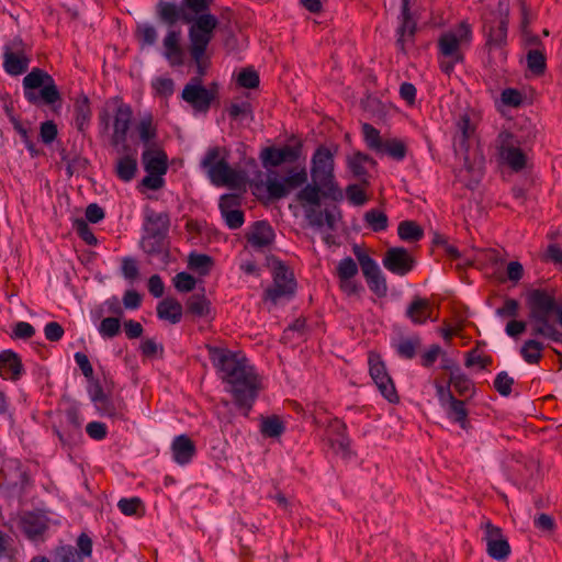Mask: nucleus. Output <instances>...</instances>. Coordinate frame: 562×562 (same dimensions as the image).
Instances as JSON below:
<instances>
[{"label":"nucleus","instance_id":"obj_26","mask_svg":"<svg viewBox=\"0 0 562 562\" xmlns=\"http://www.w3.org/2000/svg\"><path fill=\"white\" fill-rule=\"evenodd\" d=\"M305 217L312 227L321 229L326 226L327 229L335 231L339 214L336 212L335 207L333 210L326 209L325 211H319L317 207H310L305 211Z\"/></svg>","mask_w":562,"mask_h":562},{"label":"nucleus","instance_id":"obj_46","mask_svg":"<svg viewBox=\"0 0 562 562\" xmlns=\"http://www.w3.org/2000/svg\"><path fill=\"white\" fill-rule=\"evenodd\" d=\"M285 427L278 416L267 417L261 422L260 430L263 436L269 438L279 437L283 434Z\"/></svg>","mask_w":562,"mask_h":562},{"label":"nucleus","instance_id":"obj_31","mask_svg":"<svg viewBox=\"0 0 562 562\" xmlns=\"http://www.w3.org/2000/svg\"><path fill=\"white\" fill-rule=\"evenodd\" d=\"M322 196H326L323 193V188H321L319 184L313 183L307 184L302 190H300L296 195V200L305 212L306 209L310 207H319Z\"/></svg>","mask_w":562,"mask_h":562},{"label":"nucleus","instance_id":"obj_8","mask_svg":"<svg viewBox=\"0 0 562 562\" xmlns=\"http://www.w3.org/2000/svg\"><path fill=\"white\" fill-rule=\"evenodd\" d=\"M311 177L313 183L323 188L325 195L333 199L341 196L334 177V156L327 147L319 146L315 150L312 157Z\"/></svg>","mask_w":562,"mask_h":562},{"label":"nucleus","instance_id":"obj_4","mask_svg":"<svg viewBox=\"0 0 562 562\" xmlns=\"http://www.w3.org/2000/svg\"><path fill=\"white\" fill-rule=\"evenodd\" d=\"M509 15V0H488V10L483 13L484 34L488 52H499V57L505 59L503 52L507 43V26Z\"/></svg>","mask_w":562,"mask_h":562},{"label":"nucleus","instance_id":"obj_45","mask_svg":"<svg viewBox=\"0 0 562 562\" xmlns=\"http://www.w3.org/2000/svg\"><path fill=\"white\" fill-rule=\"evenodd\" d=\"M361 130L367 146L371 150L378 153L384 143V140L381 138L380 132L369 123H363Z\"/></svg>","mask_w":562,"mask_h":562},{"label":"nucleus","instance_id":"obj_35","mask_svg":"<svg viewBox=\"0 0 562 562\" xmlns=\"http://www.w3.org/2000/svg\"><path fill=\"white\" fill-rule=\"evenodd\" d=\"M134 35L142 48L155 45L158 40L156 27L146 22L137 23Z\"/></svg>","mask_w":562,"mask_h":562},{"label":"nucleus","instance_id":"obj_49","mask_svg":"<svg viewBox=\"0 0 562 562\" xmlns=\"http://www.w3.org/2000/svg\"><path fill=\"white\" fill-rule=\"evenodd\" d=\"M527 65L535 75H542L547 68L546 56L540 49H531L527 54Z\"/></svg>","mask_w":562,"mask_h":562},{"label":"nucleus","instance_id":"obj_57","mask_svg":"<svg viewBox=\"0 0 562 562\" xmlns=\"http://www.w3.org/2000/svg\"><path fill=\"white\" fill-rule=\"evenodd\" d=\"M195 278L187 272H179L173 278L175 288L179 292H190L195 288Z\"/></svg>","mask_w":562,"mask_h":562},{"label":"nucleus","instance_id":"obj_44","mask_svg":"<svg viewBox=\"0 0 562 562\" xmlns=\"http://www.w3.org/2000/svg\"><path fill=\"white\" fill-rule=\"evenodd\" d=\"M402 2L403 22L398 30L400 38L397 40V43L403 47L404 36L407 34L409 37H412L415 33V22L411 19L409 15L408 0H402Z\"/></svg>","mask_w":562,"mask_h":562},{"label":"nucleus","instance_id":"obj_27","mask_svg":"<svg viewBox=\"0 0 562 562\" xmlns=\"http://www.w3.org/2000/svg\"><path fill=\"white\" fill-rule=\"evenodd\" d=\"M21 529L31 540H36L47 530V519L45 516L36 513H25L21 517Z\"/></svg>","mask_w":562,"mask_h":562},{"label":"nucleus","instance_id":"obj_42","mask_svg":"<svg viewBox=\"0 0 562 562\" xmlns=\"http://www.w3.org/2000/svg\"><path fill=\"white\" fill-rule=\"evenodd\" d=\"M210 302L204 294H192L187 301V310L194 316H205L209 314Z\"/></svg>","mask_w":562,"mask_h":562},{"label":"nucleus","instance_id":"obj_40","mask_svg":"<svg viewBox=\"0 0 562 562\" xmlns=\"http://www.w3.org/2000/svg\"><path fill=\"white\" fill-rule=\"evenodd\" d=\"M446 407L448 408L447 413L449 418L458 423L461 428L465 429L468 424V411L465 408V402L454 397L447 404Z\"/></svg>","mask_w":562,"mask_h":562},{"label":"nucleus","instance_id":"obj_5","mask_svg":"<svg viewBox=\"0 0 562 562\" xmlns=\"http://www.w3.org/2000/svg\"><path fill=\"white\" fill-rule=\"evenodd\" d=\"M472 40L471 25L462 21L454 29L442 33L438 40L439 67L442 72L450 76L454 66L463 61L462 46L469 45Z\"/></svg>","mask_w":562,"mask_h":562},{"label":"nucleus","instance_id":"obj_29","mask_svg":"<svg viewBox=\"0 0 562 562\" xmlns=\"http://www.w3.org/2000/svg\"><path fill=\"white\" fill-rule=\"evenodd\" d=\"M22 363L16 353L5 350L0 353V376L5 380H18L21 375Z\"/></svg>","mask_w":562,"mask_h":562},{"label":"nucleus","instance_id":"obj_14","mask_svg":"<svg viewBox=\"0 0 562 562\" xmlns=\"http://www.w3.org/2000/svg\"><path fill=\"white\" fill-rule=\"evenodd\" d=\"M77 548L63 544L55 548L53 557L55 562H85L92 554V539L85 532L76 541Z\"/></svg>","mask_w":562,"mask_h":562},{"label":"nucleus","instance_id":"obj_39","mask_svg":"<svg viewBox=\"0 0 562 562\" xmlns=\"http://www.w3.org/2000/svg\"><path fill=\"white\" fill-rule=\"evenodd\" d=\"M543 349L544 346L542 342L535 339H529L522 345L520 353L527 363L536 364L541 360Z\"/></svg>","mask_w":562,"mask_h":562},{"label":"nucleus","instance_id":"obj_32","mask_svg":"<svg viewBox=\"0 0 562 562\" xmlns=\"http://www.w3.org/2000/svg\"><path fill=\"white\" fill-rule=\"evenodd\" d=\"M137 171V159L135 154H126L120 157L115 165V175L124 182L134 179Z\"/></svg>","mask_w":562,"mask_h":562},{"label":"nucleus","instance_id":"obj_59","mask_svg":"<svg viewBox=\"0 0 562 562\" xmlns=\"http://www.w3.org/2000/svg\"><path fill=\"white\" fill-rule=\"evenodd\" d=\"M78 236L90 246L97 245L98 240L88 223L85 220H77L74 224Z\"/></svg>","mask_w":562,"mask_h":562},{"label":"nucleus","instance_id":"obj_2","mask_svg":"<svg viewBox=\"0 0 562 562\" xmlns=\"http://www.w3.org/2000/svg\"><path fill=\"white\" fill-rule=\"evenodd\" d=\"M158 15L169 26H172L178 21L190 24L188 32L190 42L189 55L191 61L198 68V72L205 75L210 66V56L206 54V49L214 37V31L218 24L217 18L213 14L194 16L186 10L183 4L177 5L165 1L158 3Z\"/></svg>","mask_w":562,"mask_h":562},{"label":"nucleus","instance_id":"obj_53","mask_svg":"<svg viewBox=\"0 0 562 562\" xmlns=\"http://www.w3.org/2000/svg\"><path fill=\"white\" fill-rule=\"evenodd\" d=\"M338 279H353L358 274L357 262L351 257H346L337 266Z\"/></svg>","mask_w":562,"mask_h":562},{"label":"nucleus","instance_id":"obj_13","mask_svg":"<svg viewBox=\"0 0 562 562\" xmlns=\"http://www.w3.org/2000/svg\"><path fill=\"white\" fill-rule=\"evenodd\" d=\"M502 160L514 171L522 170L527 165V156L519 147L518 140L509 132H501L497 137Z\"/></svg>","mask_w":562,"mask_h":562},{"label":"nucleus","instance_id":"obj_23","mask_svg":"<svg viewBox=\"0 0 562 562\" xmlns=\"http://www.w3.org/2000/svg\"><path fill=\"white\" fill-rule=\"evenodd\" d=\"M346 424L338 419L333 418L327 425V435L331 448L340 453L344 458L350 456V439L346 435Z\"/></svg>","mask_w":562,"mask_h":562},{"label":"nucleus","instance_id":"obj_58","mask_svg":"<svg viewBox=\"0 0 562 562\" xmlns=\"http://www.w3.org/2000/svg\"><path fill=\"white\" fill-rule=\"evenodd\" d=\"M366 281L369 285V289L379 297H383L386 295L387 284L382 272L375 274L374 277L366 278Z\"/></svg>","mask_w":562,"mask_h":562},{"label":"nucleus","instance_id":"obj_20","mask_svg":"<svg viewBox=\"0 0 562 562\" xmlns=\"http://www.w3.org/2000/svg\"><path fill=\"white\" fill-rule=\"evenodd\" d=\"M162 55L171 67L186 64V52L181 45V32L170 30L162 40Z\"/></svg>","mask_w":562,"mask_h":562},{"label":"nucleus","instance_id":"obj_43","mask_svg":"<svg viewBox=\"0 0 562 562\" xmlns=\"http://www.w3.org/2000/svg\"><path fill=\"white\" fill-rule=\"evenodd\" d=\"M378 153L386 154L395 160H403L406 156V146L402 140L386 139Z\"/></svg>","mask_w":562,"mask_h":562},{"label":"nucleus","instance_id":"obj_18","mask_svg":"<svg viewBox=\"0 0 562 562\" xmlns=\"http://www.w3.org/2000/svg\"><path fill=\"white\" fill-rule=\"evenodd\" d=\"M382 262L386 270L396 276L407 274L415 266L413 256L404 247L389 248Z\"/></svg>","mask_w":562,"mask_h":562},{"label":"nucleus","instance_id":"obj_15","mask_svg":"<svg viewBox=\"0 0 562 562\" xmlns=\"http://www.w3.org/2000/svg\"><path fill=\"white\" fill-rule=\"evenodd\" d=\"M307 181V172L305 168L299 171L291 170L283 181L277 178L268 177L266 182L267 192L272 200L285 198L291 190H294Z\"/></svg>","mask_w":562,"mask_h":562},{"label":"nucleus","instance_id":"obj_16","mask_svg":"<svg viewBox=\"0 0 562 562\" xmlns=\"http://www.w3.org/2000/svg\"><path fill=\"white\" fill-rule=\"evenodd\" d=\"M370 375L376 384L381 394L390 402H398V395L393 383V380L387 374L384 363L378 356L370 355L369 357Z\"/></svg>","mask_w":562,"mask_h":562},{"label":"nucleus","instance_id":"obj_51","mask_svg":"<svg viewBox=\"0 0 562 562\" xmlns=\"http://www.w3.org/2000/svg\"><path fill=\"white\" fill-rule=\"evenodd\" d=\"M366 164H374V160L367 154L356 153L349 159V168L357 177L367 175Z\"/></svg>","mask_w":562,"mask_h":562},{"label":"nucleus","instance_id":"obj_56","mask_svg":"<svg viewBox=\"0 0 562 562\" xmlns=\"http://www.w3.org/2000/svg\"><path fill=\"white\" fill-rule=\"evenodd\" d=\"M119 509L126 516L137 515L143 510V503L138 497L122 498L117 503Z\"/></svg>","mask_w":562,"mask_h":562},{"label":"nucleus","instance_id":"obj_25","mask_svg":"<svg viewBox=\"0 0 562 562\" xmlns=\"http://www.w3.org/2000/svg\"><path fill=\"white\" fill-rule=\"evenodd\" d=\"M147 173L165 175L168 170V156L158 145H149L142 154Z\"/></svg>","mask_w":562,"mask_h":562},{"label":"nucleus","instance_id":"obj_52","mask_svg":"<svg viewBox=\"0 0 562 562\" xmlns=\"http://www.w3.org/2000/svg\"><path fill=\"white\" fill-rule=\"evenodd\" d=\"M121 329L119 317H105L99 325V333L103 338H113Z\"/></svg>","mask_w":562,"mask_h":562},{"label":"nucleus","instance_id":"obj_19","mask_svg":"<svg viewBox=\"0 0 562 562\" xmlns=\"http://www.w3.org/2000/svg\"><path fill=\"white\" fill-rule=\"evenodd\" d=\"M301 145L283 147H267L261 153V160L265 168L279 167L284 162H294L301 155Z\"/></svg>","mask_w":562,"mask_h":562},{"label":"nucleus","instance_id":"obj_60","mask_svg":"<svg viewBox=\"0 0 562 562\" xmlns=\"http://www.w3.org/2000/svg\"><path fill=\"white\" fill-rule=\"evenodd\" d=\"M212 0H183L182 4L194 16L207 14L206 11Z\"/></svg>","mask_w":562,"mask_h":562},{"label":"nucleus","instance_id":"obj_50","mask_svg":"<svg viewBox=\"0 0 562 562\" xmlns=\"http://www.w3.org/2000/svg\"><path fill=\"white\" fill-rule=\"evenodd\" d=\"M138 134L140 140L146 145V148L149 145H156L153 140L157 136V130L153 125L151 116L144 117L138 124Z\"/></svg>","mask_w":562,"mask_h":562},{"label":"nucleus","instance_id":"obj_34","mask_svg":"<svg viewBox=\"0 0 562 562\" xmlns=\"http://www.w3.org/2000/svg\"><path fill=\"white\" fill-rule=\"evenodd\" d=\"M449 385H452L459 396L472 397L475 393V386L471 379L460 372H451Z\"/></svg>","mask_w":562,"mask_h":562},{"label":"nucleus","instance_id":"obj_21","mask_svg":"<svg viewBox=\"0 0 562 562\" xmlns=\"http://www.w3.org/2000/svg\"><path fill=\"white\" fill-rule=\"evenodd\" d=\"M132 116L133 112L130 105L121 103L116 108L113 122V134L111 137V143L113 146H119L123 144V148H127L125 142L127 137V132L131 126Z\"/></svg>","mask_w":562,"mask_h":562},{"label":"nucleus","instance_id":"obj_41","mask_svg":"<svg viewBox=\"0 0 562 562\" xmlns=\"http://www.w3.org/2000/svg\"><path fill=\"white\" fill-rule=\"evenodd\" d=\"M363 220L373 232H382L387 228V216L383 211L378 209L366 212Z\"/></svg>","mask_w":562,"mask_h":562},{"label":"nucleus","instance_id":"obj_6","mask_svg":"<svg viewBox=\"0 0 562 562\" xmlns=\"http://www.w3.org/2000/svg\"><path fill=\"white\" fill-rule=\"evenodd\" d=\"M24 98L34 105H50L60 101V93L53 77L41 68H33L23 78Z\"/></svg>","mask_w":562,"mask_h":562},{"label":"nucleus","instance_id":"obj_30","mask_svg":"<svg viewBox=\"0 0 562 562\" xmlns=\"http://www.w3.org/2000/svg\"><path fill=\"white\" fill-rule=\"evenodd\" d=\"M157 315L160 319L177 324L182 317V305L173 297H166L158 303Z\"/></svg>","mask_w":562,"mask_h":562},{"label":"nucleus","instance_id":"obj_9","mask_svg":"<svg viewBox=\"0 0 562 562\" xmlns=\"http://www.w3.org/2000/svg\"><path fill=\"white\" fill-rule=\"evenodd\" d=\"M169 226L170 218L167 212L159 213L149 207L145 210L143 247L146 252L154 254L161 250Z\"/></svg>","mask_w":562,"mask_h":562},{"label":"nucleus","instance_id":"obj_55","mask_svg":"<svg viewBox=\"0 0 562 562\" xmlns=\"http://www.w3.org/2000/svg\"><path fill=\"white\" fill-rule=\"evenodd\" d=\"M514 379L507 372H499L494 380L495 390L503 396H508L512 393Z\"/></svg>","mask_w":562,"mask_h":562},{"label":"nucleus","instance_id":"obj_47","mask_svg":"<svg viewBox=\"0 0 562 562\" xmlns=\"http://www.w3.org/2000/svg\"><path fill=\"white\" fill-rule=\"evenodd\" d=\"M486 551L491 558L497 561H505L510 554V546L504 537L486 546Z\"/></svg>","mask_w":562,"mask_h":562},{"label":"nucleus","instance_id":"obj_12","mask_svg":"<svg viewBox=\"0 0 562 562\" xmlns=\"http://www.w3.org/2000/svg\"><path fill=\"white\" fill-rule=\"evenodd\" d=\"M30 55L21 38H13L3 46V69L10 76H20L27 71Z\"/></svg>","mask_w":562,"mask_h":562},{"label":"nucleus","instance_id":"obj_36","mask_svg":"<svg viewBox=\"0 0 562 562\" xmlns=\"http://www.w3.org/2000/svg\"><path fill=\"white\" fill-rule=\"evenodd\" d=\"M98 409L103 416L110 417L114 420L125 419L126 409L122 400H113L109 397L105 402L99 404Z\"/></svg>","mask_w":562,"mask_h":562},{"label":"nucleus","instance_id":"obj_54","mask_svg":"<svg viewBox=\"0 0 562 562\" xmlns=\"http://www.w3.org/2000/svg\"><path fill=\"white\" fill-rule=\"evenodd\" d=\"M213 265L212 258L203 254H191L189 256V267L193 270H200L207 273Z\"/></svg>","mask_w":562,"mask_h":562},{"label":"nucleus","instance_id":"obj_22","mask_svg":"<svg viewBox=\"0 0 562 562\" xmlns=\"http://www.w3.org/2000/svg\"><path fill=\"white\" fill-rule=\"evenodd\" d=\"M434 311V306L428 299L415 295L406 308L405 316L414 325H424L428 321H437Z\"/></svg>","mask_w":562,"mask_h":562},{"label":"nucleus","instance_id":"obj_11","mask_svg":"<svg viewBox=\"0 0 562 562\" xmlns=\"http://www.w3.org/2000/svg\"><path fill=\"white\" fill-rule=\"evenodd\" d=\"M198 76L193 77L182 90V99L189 103L194 110L199 112H207L212 101L217 95V86L213 83L210 89L201 86L202 77L196 71Z\"/></svg>","mask_w":562,"mask_h":562},{"label":"nucleus","instance_id":"obj_61","mask_svg":"<svg viewBox=\"0 0 562 562\" xmlns=\"http://www.w3.org/2000/svg\"><path fill=\"white\" fill-rule=\"evenodd\" d=\"M237 82L240 87L255 89L259 85V75L252 69H244L239 72Z\"/></svg>","mask_w":562,"mask_h":562},{"label":"nucleus","instance_id":"obj_3","mask_svg":"<svg viewBox=\"0 0 562 562\" xmlns=\"http://www.w3.org/2000/svg\"><path fill=\"white\" fill-rule=\"evenodd\" d=\"M531 333L553 341H562V333L554 324L550 323L551 316L558 308L555 292L546 289H533L527 295Z\"/></svg>","mask_w":562,"mask_h":562},{"label":"nucleus","instance_id":"obj_10","mask_svg":"<svg viewBox=\"0 0 562 562\" xmlns=\"http://www.w3.org/2000/svg\"><path fill=\"white\" fill-rule=\"evenodd\" d=\"M296 288L293 272L282 262L273 267V283L265 291V299L278 304L282 299H290Z\"/></svg>","mask_w":562,"mask_h":562},{"label":"nucleus","instance_id":"obj_17","mask_svg":"<svg viewBox=\"0 0 562 562\" xmlns=\"http://www.w3.org/2000/svg\"><path fill=\"white\" fill-rule=\"evenodd\" d=\"M81 427L82 419L79 411L75 407H70L65 413L61 428L55 429V432L64 446H72L82 437Z\"/></svg>","mask_w":562,"mask_h":562},{"label":"nucleus","instance_id":"obj_64","mask_svg":"<svg viewBox=\"0 0 562 562\" xmlns=\"http://www.w3.org/2000/svg\"><path fill=\"white\" fill-rule=\"evenodd\" d=\"M482 529L484 530V541L486 542V546L505 537L502 529L494 526L490 520L482 522Z\"/></svg>","mask_w":562,"mask_h":562},{"label":"nucleus","instance_id":"obj_1","mask_svg":"<svg viewBox=\"0 0 562 562\" xmlns=\"http://www.w3.org/2000/svg\"><path fill=\"white\" fill-rule=\"evenodd\" d=\"M209 357L221 379L229 384L235 404L247 416L258 396L260 382L249 360L241 352L207 346Z\"/></svg>","mask_w":562,"mask_h":562},{"label":"nucleus","instance_id":"obj_7","mask_svg":"<svg viewBox=\"0 0 562 562\" xmlns=\"http://www.w3.org/2000/svg\"><path fill=\"white\" fill-rule=\"evenodd\" d=\"M220 156V148L214 147L207 150L202 160V166L206 169L211 182L218 187L240 188L245 183L244 173L231 168L227 161Z\"/></svg>","mask_w":562,"mask_h":562},{"label":"nucleus","instance_id":"obj_62","mask_svg":"<svg viewBox=\"0 0 562 562\" xmlns=\"http://www.w3.org/2000/svg\"><path fill=\"white\" fill-rule=\"evenodd\" d=\"M492 363V358L480 353L476 349H473L467 353L465 367L470 368L479 366L481 369L487 368Z\"/></svg>","mask_w":562,"mask_h":562},{"label":"nucleus","instance_id":"obj_37","mask_svg":"<svg viewBox=\"0 0 562 562\" xmlns=\"http://www.w3.org/2000/svg\"><path fill=\"white\" fill-rule=\"evenodd\" d=\"M352 250L364 278L374 277L381 272L378 263L360 246L355 245Z\"/></svg>","mask_w":562,"mask_h":562},{"label":"nucleus","instance_id":"obj_38","mask_svg":"<svg viewBox=\"0 0 562 562\" xmlns=\"http://www.w3.org/2000/svg\"><path fill=\"white\" fill-rule=\"evenodd\" d=\"M398 236L404 241H418L424 237L423 228L414 221H403L397 227Z\"/></svg>","mask_w":562,"mask_h":562},{"label":"nucleus","instance_id":"obj_28","mask_svg":"<svg viewBox=\"0 0 562 562\" xmlns=\"http://www.w3.org/2000/svg\"><path fill=\"white\" fill-rule=\"evenodd\" d=\"M171 450L175 461L182 465L189 463L196 451L194 442L187 435L177 436L172 441Z\"/></svg>","mask_w":562,"mask_h":562},{"label":"nucleus","instance_id":"obj_33","mask_svg":"<svg viewBox=\"0 0 562 562\" xmlns=\"http://www.w3.org/2000/svg\"><path fill=\"white\" fill-rule=\"evenodd\" d=\"M91 115L92 112L88 97L82 95L78 98L75 103V124L80 132L88 127Z\"/></svg>","mask_w":562,"mask_h":562},{"label":"nucleus","instance_id":"obj_48","mask_svg":"<svg viewBox=\"0 0 562 562\" xmlns=\"http://www.w3.org/2000/svg\"><path fill=\"white\" fill-rule=\"evenodd\" d=\"M420 347V338L415 336L411 338L401 339L396 346V351L400 357L405 359H413L416 356L417 349Z\"/></svg>","mask_w":562,"mask_h":562},{"label":"nucleus","instance_id":"obj_63","mask_svg":"<svg viewBox=\"0 0 562 562\" xmlns=\"http://www.w3.org/2000/svg\"><path fill=\"white\" fill-rule=\"evenodd\" d=\"M501 100L507 106L518 108L521 105L524 97L519 90L507 88L502 91Z\"/></svg>","mask_w":562,"mask_h":562},{"label":"nucleus","instance_id":"obj_24","mask_svg":"<svg viewBox=\"0 0 562 562\" xmlns=\"http://www.w3.org/2000/svg\"><path fill=\"white\" fill-rule=\"evenodd\" d=\"M248 245L256 250L268 248L273 239L274 232L271 225L265 221L255 222L246 234Z\"/></svg>","mask_w":562,"mask_h":562}]
</instances>
